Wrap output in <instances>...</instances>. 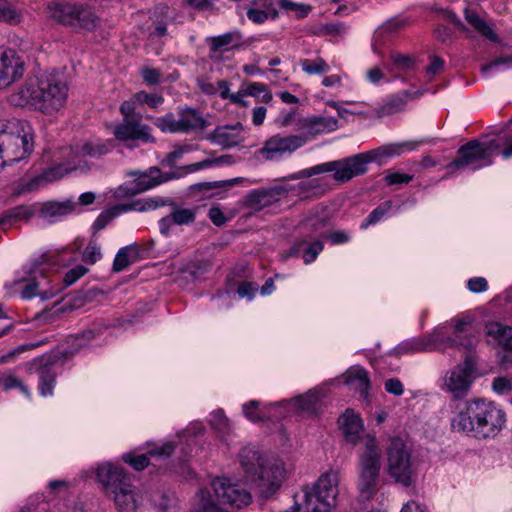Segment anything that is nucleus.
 <instances>
[{
    "label": "nucleus",
    "instance_id": "f257e3e1",
    "mask_svg": "<svg viewBox=\"0 0 512 512\" xmlns=\"http://www.w3.org/2000/svg\"><path fill=\"white\" fill-rule=\"evenodd\" d=\"M421 144L422 141H403L382 145L367 152L358 153L341 160L325 162L306 168L292 175L291 178L299 179L321 173L334 172L333 178L336 181L347 182L356 176L365 174L368 170L369 163L376 162L382 165L385 159L400 156L405 152L414 151Z\"/></svg>",
    "mask_w": 512,
    "mask_h": 512
},
{
    "label": "nucleus",
    "instance_id": "f03ea898",
    "mask_svg": "<svg viewBox=\"0 0 512 512\" xmlns=\"http://www.w3.org/2000/svg\"><path fill=\"white\" fill-rule=\"evenodd\" d=\"M506 422L505 412L494 402L478 398L455 406L450 419L453 432L478 440L496 437Z\"/></svg>",
    "mask_w": 512,
    "mask_h": 512
},
{
    "label": "nucleus",
    "instance_id": "7ed1b4c3",
    "mask_svg": "<svg viewBox=\"0 0 512 512\" xmlns=\"http://www.w3.org/2000/svg\"><path fill=\"white\" fill-rule=\"evenodd\" d=\"M68 86L64 77L56 72L29 77L10 101L19 107L39 110L44 114L59 111L66 103Z\"/></svg>",
    "mask_w": 512,
    "mask_h": 512
},
{
    "label": "nucleus",
    "instance_id": "20e7f679",
    "mask_svg": "<svg viewBox=\"0 0 512 512\" xmlns=\"http://www.w3.org/2000/svg\"><path fill=\"white\" fill-rule=\"evenodd\" d=\"M239 462L246 480L257 486L263 498L280 489L285 474L281 461L266 459L254 446H245L239 452Z\"/></svg>",
    "mask_w": 512,
    "mask_h": 512
},
{
    "label": "nucleus",
    "instance_id": "39448f33",
    "mask_svg": "<svg viewBox=\"0 0 512 512\" xmlns=\"http://www.w3.org/2000/svg\"><path fill=\"white\" fill-rule=\"evenodd\" d=\"M96 481L104 495L114 502L117 512H136L141 505L136 487L121 467L110 462L100 464L96 469Z\"/></svg>",
    "mask_w": 512,
    "mask_h": 512
},
{
    "label": "nucleus",
    "instance_id": "423d86ee",
    "mask_svg": "<svg viewBox=\"0 0 512 512\" xmlns=\"http://www.w3.org/2000/svg\"><path fill=\"white\" fill-rule=\"evenodd\" d=\"M178 437V442L168 441L154 446L146 454L124 453L122 459L133 469L141 471L151 464V460H166L173 453H179L178 463L173 465L172 470L181 476L190 477L192 471L189 466L188 457L192 451V445L195 444V437H186V432L179 434Z\"/></svg>",
    "mask_w": 512,
    "mask_h": 512
},
{
    "label": "nucleus",
    "instance_id": "0eeeda50",
    "mask_svg": "<svg viewBox=\"0 0 512 512\" xmlns=\"http://www.w3.org/2000/svg\"><path fill=\"white\" fill-rule=\"evenodd\" d=\"M31 127L19 120H0V167L27 158L33 151Z\"/></svg>",
    "mask_w": 512,
    "mask_h": 512
},
{
    "label": "nucleus",
    "instance_id": "6e6552de",
    "mask_svg": "<svg viewBox=\"0 0 512 512\" xmlns=\"http://www.w3.org/2000/svg\"><path fill=\"white\" fill-rule=\"evenodd\" d=\"M48 258L46 255H40L31 258L22 267V276H19L15 283L23 284L21 298L30 300L34 297H40L41 300H48L56 296L61 288L53 285V280L45 274Z\"/></svg>",
    "mask_w": 512,
    "mask_h": 512
},
{
    "label": "nucleus",
    "instance_id": "1a4fd4ad",
    "mask_svg": "<svg viewBox=\"0 0 512 512\" xmlns=\"http://www.w3.org/2000/svg\"><path fill=\"white\" fill-rule=\"evenodd\" d=\"M365 450L360 455L358 491L363 500L373 498L379 489L381 453L374 436L365 437Z\"/></svg>",
    "mask_w": 512,
    "mask_h": 512
},
{
    "label": "nucleus",
    "instance_id": "9d476101",
    "mask_svg": "<svg viewBox=\"0 0 512 512\" xmlns=\"http://www.w3.org/2000/svg\"><path fill=\"white\" fill-rule=\"evenodd\" d=\"M339 476L336 471L322 474L312 489H303L304 512H331L339 494Z\"/></svg>",
    "mask_w": 512,
    "mask_h": 512
},
{
    "label": "nucleus",
    "instance_id": "9b49d317",
    "mask_svg": "<svg viewBox=\"0 0 512 512\" xmlns=\"http://www.w3.org/2000/svg\"><path fill=\"white\" fill-rule=\"evenodd\" d=\"M387 454L388 472L391 478L403 487L414 486L417 479V464L412 460L403 440L392 439Z\"/></svg>",
    "mask_w": 512,
    "mask_h": 512
},
{
    "label": "nucleus",
    "instance_id": "f8f14e48",
    "mask_svg": "<svg viewBox=\"0 0 512 512\" xmlns=\"http://www.w3.org/2000/svg\"><path fill=\"white\" fill-rule=\"evenodd\" d=\"M47 16L62 25L87 30L94 29L99 21L91 8L67 2L48 4Z\"/></svg>",
    "mask_w": 512,
    "mask_h": 512
},
{
    "label": "nucleus",
    "instance_id": "ddd939ff",
    "mask_svg": "<svg viewBox=\"0 0 512 512\" xmlns=\"http://www.w3.org/2000/svg\"><path fill=\"white\" fill-rule=\"evenodd\" d=\"M476 370L473 358L467 356L463 362L446 372L443 390L451 394L453 400L465 398L476 378Z\"/></svg>",
    "mask_w": 512,
    "mask_h": 512
},
{
    "label": "nucleus",
    "instance_id": "4468645a",
    "mask_svg": "<svg viewBox=\"0 0 512 512\" xmlns=\"http://www.w3.org/2000/svg\"><path fill=\"white\" fill-rule=\"evenodd\" d=\"M126 176L133 177L134 180L127 181L117 188L118 197H131L144 193L173 178V174H163L157 167H150L146 171L130 170L126 172Z\"/></svg>",
    "mask_w": 512,
    "mask_h": 512
},
{
    "label": "nucleus",
    "instance_id": "2eb2a0df",
    "mask_svg": "<svg viewBox=\"0 0 512 512\" xmlns=\"http://www.w3.org/2000/svg\"><path fill=\"white\" fill-rule=\"evenodd\" d=\"M492 163L493 160L488 159L485 150L480 147V141L473 139L459 147L457 158L446 165L447 173L444 178L452 177L456 171L466 169L476 171Z\"/></svg>",
    "mask_w": 512,
    "mask_h": 512
},
{
    "label": "nucleus",
    "instance_id": "dca6fc26",
    "mask_svg": "<svg viewBox=\"0 0 512 512\" xmlns=\"http://www.w3.org/2000/svg\"><path fill=\"white\" fill-rule=\"evenodd\" d=\"M211 486L219 504L240 509L252 501L250 492L229 478L217 477L212 480Z\"/></svg>",
    "mask_w": 512,
    "mask_h": 512
},
{
    "label": "nucleus",
    "instance_id": "f3484780",
    "mask_svg": "<svg viewBox=\"0 0 512 512\" xmlns=\"http://www.w3.org/2000/svg\"><path fill=\"white\" fill-rule=\"evenodd\" d=\"M305 143L306 138L302 135L281 136L277 134L264 142L263 147L259 150V154L267 161H279L291 155Z\"/></svg>",
    "mask_w": 512,
    "mask_h": 512
},
{
    "label": "nucleus",
    "instance_id": "a211bd4d",
    "mask_svg": "<svg viewBox=\"0 0 512 512\" xmlns=\"http://www.w3.org/2000/svg\"><path fill=\"white\" fill-rule=\"evenodd\" d=\"M291 190L289 185H275L269 188L254 189L248 193L245 205L255 211H260L285 197Z\"/></svg>",
    "mask_w": 512,
    "mask_h": 512
},
{
    "label": "nucleus",
    "instance_id": "6ab92c4d",
    "mask_svg": "<svg viewBox=\"0 0 512 512\" xmlns=\"http://www.w3.org/2000/svg\"><path fill=\"white\" fill-rule=\"evenodd\" d=\"M24 74V62L13 49H0V87H6Z\"/></svg>",
    "mask_w": 512,
    "mask_h": 512
},
{
    "label": "nucleus",
    "instance_id": "aec40b11",
    "mask_svg": "<svg viewBox=\"0 0 512 512\" xmlns=\"http://www.w3.org/2000/svg\"><path fill=\"white\" fill-rule=\"evenodd\" d=\"M113 134L121 142L139 140L144 143H155L156 141L151 134V128L137 119H123L114 127Z\"/></svg>",
    "mask_w": 512,
    "mask_h": 512
},
{
    "label": "nucleus",
    "instance_id": "412c9836",
    "mask_svg": "<svg viewBox=\"0 0 512 512\" xmlns=\"http://www.w3.org/2000/svg\"><path fill=\"white\" fill-rule=\"evenodd\" d=\"M30 370H35L39 377L38 390L41 396L47 397L53 394L56 384L57 367L50 357L36 358L31 363Z\"/></svg>",
    "mask_w": 512,
    "mask_h": 512
},
{
    "label": "nucleus",
    "instance_id": "4be33fe9",
    "mask_svg": "<svg viewBox=\"0 0 512 512\" xmlns=\"http://www.w3.org/2000/svg\"><path fill=\"white\" fill-rule=\"evenodd\" d=\"M170 213L158 221L160 233L169 237L173 227L192 224L196 219V209L182 208L174 202L170 203Z\"/></svg>",
    "mask_w": 512,
    "mask_h": 512
},
{
    "label": "nucleus",
    "instance_id": "5701e85b",
    "mask_svg": "<svg viewBox=\"0 0 512 512\" xmlns=\"http://www.w3.org/2000/svg\"><path fill=\"white\" fill-rule=\"evenodd\" d=\"M486 332L505 351L501 362L512 363V328L499 322H490L486 325Z\"/></svg>",
    "mask_w": 512,
    "mask_h": 512
},
{
    "label": "nucleus",
    "instance_id": "b1692460",
    "mask_svg": "<svg viewBox=\"0 0 512 512\" xmlns=\"http://www.w3.org/2000/svg\"><path fill=\"white\" fill-rule=\"evenodd\" d=\"M177 115L181 133L203 130L208 126V121L194 108L178 107Z\"/></svg>",
    "mask_w": 512,
    "mask_h": 512
},
{
    "label": "nucleus",
    "instance_id": "393cba45",
    "mask_svg": "<svg viewBox=\"0 0 512 512\" xmlns=\"http://www.w3.org/2000/svg\"><path fill=\"white\" fill-rule=\"evenodd\" d=\"M342 433L347 442L356 444L360 440L363 431V423L353 410L347 409L339 418Z\"/></svg>",
    "mask_w": 512,
    "mask_h": 512
},
{
    "label": "nucleus",
    "instance_id": "a878e982",
    "mask_svg": "<svg viewBox=\"0 0 512 512\" xmlns=\"http://www.w3.org/2000/svg\"><path fill=\"white\" fill-rule=\"evenodd\" d=\"M434 336L414 337L406 339L399 343L391 354L401 356L404 354H414L433 351Z\"/></svg>",
    "mask_w": 512,
    "mask_h": 512
},
{
    "label": "nucleus",
    "instance_id": "bb28decb",
    "mask_svg": "<svg viewBox=\"0 0 512 512\" xmlns=\"http://www.w3.org/2000/svg\"><path fill=\"white\" fill-rule=\"evenodd\" d=\"M409 95L408 91H401L391 95L382 105L374 109L375 114L377 117L382 118L403 111L407 105Z\"/></svg>",
    "mask_w": 512,
    "mask_h": 512
},
{
    "label": "nucleus",
    "instance_id": "cd10ccee",
    "mask_svg": "<svg viewBox=\"0 0 512 512\" xmlns=\"http://www.w3.org/2000/svg\"><path fill=\"white\" fill-rule=\"evenodd\" d=\"M242 34L239 30L230 31L222 35L213 36L207 39L212 52L229 50L241 45Z\"/></svg>",
    "mask_w": 512,
    "mask_h": 512
},
{
    "label": "nucleus",
    "instance_id": "c85d7f7f",
    "mask_svg": "<svg viewBox=\"0 0 512 512\" xmlns=\"http://www.w3.org/2000/svg\"><path fill=\"white\" fill-rule=\"evenodd\" d=\"M325 397V393L321 389H311L304 395H300L293 399L294 405L301 411L310 414H316L320 408V402Z\"/></svg>",
    "mask_w": 512,
    "mask_h": 512
},
{
    "label": "nucleus",
    "instance_id": "c756f323",
    "mask_svg": "<svg viewBox=\"0 0 512 512\" xmlns=\"http://www.w3.org/2000/svg\"><path fill=\"white\" fill-rule=\"evenodd\" d=\"M76 206L77 203L71 199L62 202H47L41 207L39 214L43 219L53 221L57 217L73 212Z\"/></svg>",
    "mask_w": 512,
    "mask_h": 512
},
{
    "label": "nucleus",
    "instance_id": "7c9ffc66",
    "mask_svg": "<svg viewBox=\"0 0 512 512\" xmlns=\"http://www.w3.org/2000/svg\"><path fill=\"white\" fill-rule=\"evenodd\" d=\"M465 20L477 31L480 35L487 38L492 42H499L498 35L493 31L492 27L481 18L476 11L465 8L464 10Z\"/></svg>",
    "mask_w": 512,
    "mask_h": 512
},
{
    "label": "nucleus",
    "instance_id": "2f4dec72",
    "mask_svg": "<svg viewBox=\"0 0 512 512\" xmlns=\"http://www.w3.org/2000/svg\"><path fill=\"white\" fill-rule=\"evenodd\" d=\"M32 215L33 210L25 205L8 209L0 216V230H6L18 221L28 220Z\"/></svg>",
    "mask_w": 512,
    "mask_h": 512
},
{
    "label": "nucleus",
    "instance_id": "473e14b6",
    "mask_svg": "<svg viewBox=\"0 0 512 512\" xmlns=\"http://www.w3.org/2000/svg\"><path fill=\"white\" fill-rule=\"evenodd\" d=\"M211 140L224 148L237 146L243 141L239 133L234 132L233 128L227 126L217 127L212 133Z\"/></svg>",
    "mask_w": 512,
    "mask_h": 512
},
{
    "label": "nucleus",
    "instance_id": "72a5a7b5",
    "mask_svg": "<svg viewBox=\"0 0 512 512\" xmlns=\"http://www.w3.org/2000/svg\"><path fill=\"white\" fill-rule=\"evenodd\" d=\"M172 201L169 199H163L160 197H152L144 200H135L131 203L122 204V211H138L144 212L149 210H154L158 207H163L166 205L170 206Z\"/></svg>",
    "mask_w": 512,
    "mask_h": 512
},
{
    "label": "nucleus",
    "instance_id": "f704fd0d",
    "mask_svg": "<svg viewBox=\"0 0 512 512\" xmlns=\"http://www.w3.org/2000/svg\"><path fill=\"white\" fill-rule=\"evenodd\" d=\"M209 423L217 432L222 441L227 442L231 436L232 428L229 419L223 410L218 409L210 414Z\"/></svg>",
    "mask_w": 512,
    "mask_h": 512
},
{
    "label": "nucleus",
    "instance_id": "c9c22d12",
    "mask_svg": "<svg viewBox=\"0 0 512 512\" xmlns=\"http://www.w3.org/2000/svg\"><path fill=\"white\" fill-rule=\"evenodd\" d=\"M348 383L355 385V389L366 398L370 388L368 372L362 367L353 368L348 375Z\"/></svg>",
    "mask_w": 512,
    "mask_h": 512
},
{
    "label": "nucleus",
    "instance_id": "e433bc0d",
    "mask_svg": "<svg viewBox=\"0 0 512 512\" xmlns=\"http://www.w3.org/2000/svg\"><path fill=\"white\" fill-rule=\"evenodd\" d=\"M0 387L4 391H9L12 389H19V391L27 398L31 399V391L24 384V382L18 378L13 372L5 371L0 373Z\"/></svg>",
    "mask_w": 512,
    "mask_h": 512
},
{
    "label": "nucleus",
    "instance_id": "4c0bfd02",
    "mask_svg": "<svg viewBox=\"0 0 512 512\" xmlns=\"http://www.w3.org/2000/svg\"><path fill=\"white\" fill-rule=\"evenodd\" d=\"M137 254L138 247L136 245H129L119 249L114 258L113 271L120 272L126 269L137 257Z\"/></svg>",
    "mask_w": 512,
    "mask_h": 512
},
{
    "label": "nucleus",
    "instance_id": "58836bf2",
    "mask_svg": "<svg viewBox=\"0 0 512 512\" xmlns=\"http://www.w3.org/2000/svg\"><path fill=\"white\" fill-rule=\"evenodd\" d=\"M153 124L163 133H181L178 115L168 112L165 115L154 119Z\"/></svg>",
    "mask_w": 512,
    "mask_h": 512
},
{
    "label": "nucleus",
    "instance_id": "ea45409f",
    "mask_svg": "<svg viewBox=\"0 0 512 512\" xmlns=\"http://www.w3.org/2000/svg\"><path fill=\"white\" fill-rule=\"evenodd\" d=\"M393 203L391 200L385 201L372 210L369 215L362 221L360 228L366 229L370 225H375L381 221L385 215L391 210Z\"/></svg>",
    "mask_w": 512,
    "mask_h": 512
},
{
    "label": "nucleus",
    "instance_id": "a19ab883",
    "mask_svg": "<svg viewBox=\"0 0 512 512\" xmlns=\"http://www.w3.org/2000/svg\"><path fill=\"white\" fill-rule=\"evenodd\" d=\"M302 70L308 75H321L329 72L330 66L326 63V61L318 57L314 60L304 59L300 62Z\"/></svg>",
    "mask_w": 512,
    "mask_h": 512
},
{
    "label": "nucleus",
    "instance_id": "79ce46f5",
    "mask_svg": "<svg viewBox=\"0 0 512 512\" xmlns=\"http://www.w3.org/2000/svg\"><path fill=\"white\" fill-rule=\"evenodd\" d=\"M21 20L19 10L8 0H0V21L17 24Z\"/></svg>",
    "mask_w": 512,
    "mask_h": 512
},
{
    "label": "nucleus",
    "instance_id": "37998d69",
    "mask_svg": "<svg viewBox=\"0 0 512 512\" xmlns=\"http://www.w3.org/2000/svg\"><path fill=\"white\" fill-rule=\"evenodd\" d=\"M390 59L392 61V65L389 67V70L391 71L397 70L400 72H408L415 67V60L409 55L393 52L390 55Z\"/></svg>",
    "mask_w": 512,
    "mask_h": 512
},
{
    "label": "nucleus",
    "instance_id": "c03bdc74",
    "mask_svg": "<svg viewBox=\"0 0 512 512\" xmlns=\"http://www.w3.org/2000/svg\"><path fill=\"white\" fill-rule=\"evenodd\" d=\"M122 204L123 203L117 204L111 209L101 213L94 221L93 229L95 231H100L104 229L113 218L119 216L122 213H126L127 211H122Z\"/></svg>",
    "mask_w": 512,
    "mask_h": 512
},
{
    "label": "nucleus",
    "instance_id": "a18cd8bd",
    "mask_svg": "<svg viewBox=\"0 0 512 512\" xmlns=\"http://www.w3.org/2000/svg\"><path fill=\"white\" fill-rule=\"evenodd\" d=\"M260 402L257 400H250L242 405L244 416L251 422L257 423L265 419V415L259 408Z\"/></svg>",
    "mask_w": 512,
    "mask_h": 512
},
{
    "label": "nucleus",
    "instance_id": "49530a36",
    "mask_svg": "<svg viewBox=\"0 0 512 512\" xmlns=\"http://www.w3.org/2000/svg\"><path fill=\"white\" fill-rule=\"evenodd\" d=\"M134 100L140 104H147L150 108H158L164 103V97L157 93L137 92L133 95Z\"/></svg>",
    "mask_w": 512,
    "mask_h": 512
},
{
    "label": "nucleus",
    "instance_id": "de8ad7c7",
    "mask_svg": "<svg viewBox=\"0 0 512 512\" xmlns=\"http://www.w3.org/2000/svg\"><path fill=\"white\" fill-rule=\"evenodd\" d=\"M512 68V54L501 55L498 58L490 61L489 63L482 66L481 70L484 74H487L494 70H506Z\"/></svg>",
    "mask_w": 512,
    "mask_h": 512
},
{
    "label": "nucleus",
    "instance_id": "09e8293b",
    "mask_svg": "<svg viewBox=\"0 0 512 512\" xmlns=\"http://www.w3.org/2000/svg\"><path fill=\"white\" fill-rule=\"evenodd\" d=\"M324 245L320 240L313 241L311 243L307 242V245L304 246V250L302 253V259L305 264H310L314 262L320 252L323 250Z\"/></svg>",
    "mask_w": 512,
    "mask_h": 512
},
{
    "label": "nucleus",
    "instance_id": "8fccbe9b",
    "mask_svg": "<svg viewBox=\"0 0 512 512\" xmlns=\"http://www.w3.org/2000/svg\"><path fill=\"white\" fill-rule=\"evenodd\" d=\"M311 124L317 127L318 132H332L339 128V122L335 117H315Z\"/></svg>",
    "mask_w": 512,
    "mask_h": 512
},
{
    "label": "nucleus",
    "instance_id": "3c124183",
    "mask_svg": "<svg viewBox=\"0 0 512 512\" xmlns=\"http://www.w3.org/2000/svg\"><path fill=\"white\" fill-rule=\"evenodd\" d=\"M102 257L101 248L95 240H90L89 244L85 248L82 260L86 264H94Z\"/></svg>",
    "mask_w": 512,
    "mask_h": 512
},
{
    "label": "nucleus",
    "instance_id": "603ef678",
    "mask_svg": "<svg viewBox=\"0 0 512 512\" xmlns=\"http://www.w3.org/2000/svg\"><path fill=\"white\" fill-rule=\"evenodd\" d=\"M393 39V36L391 34H388V32L382 31V26L378 27L377 30L374 33L373 37V51L381 55L382 54V48L385 47L391 40Z\"/></svg>",
    "mask_w": 512,
    "mask_h": 512
},
{
    "label": "nucleus",
    "instance_id": "864d4df0",
    "mask_svg": "<svg viewBox=\"0 0 512 512\" xmlns=\"http://www.w3.org/2000/svg\"><path fill=\"white\" fill-rule=\"evenodd\" d=\"M269 16H271L272 19H276L278 17V12L274 9H272L270 12L255 8H249L247 10L248 19L256 24L264 23L269 18Z\"/></svg>",
    "mask_w": 512,
    "mask_h": 512
},
{
    "label": "nucleus",
    "instance_id": "5fc2aeb1",
    "mask_svg": "<svg viewBox=\"0 0 512 512\" xmlns=\"http://www.w3.org/2000/svg\"><path fill=\"white\" fill-rule=\"evenodd\" d=\"M199 496L201 497L203 503L197 512H226L219 508L211 499L210 492L208 490L200 489Z\"/></svg>",
    "mask_w": 512,
    "mask_h": 512
},
{
    "label": "nucleus",
    "instance_id": "6e6d98bb",
    "mask_svg": "<svg viewBox=\"0 0 512 512\" xmlns=\"http://www.w3.org/2000/svg\"><path fill=\"white\" fill-rule=\"evenodd\" d=\"M492 389L499 395H508L512 392V380L504 376L496 377L492 381Z\"/></svg>",
    "mask_w": 512,
    "mask_h": 512
},
{
    "label": "nucleus",
    "instance_id": "4d7b16f0",
    "mask_svg": "<svg viewBox=\"0 0 512 512\" xmlns=\"http://www.w3.org/2000/svg\"><path fill=\"white\" fill-rule=\"evenodd\" d=\"M109 146L107 144L99 143L92 144L86 143L82 147V152L84 155H88L93 158H98L102 155H105L109 152Z\"/></svg>",
    "mask_w": 512,
    "mask_h": 512
},
{
    "label": "nucleus",
    "instance_id": "13d9d810",
    "mask_svg": "<svg viewBox=\"0 0 512 512\" xmlns=\"http://www.w3.org/2000/svg\"><path fill=\"white\" fill-rule=\"evenodd\" d=\"M445 61L439 56H430V64L426 67V76L431 81L435 75L441 73L444 70Z\"/></svg>",
    "mask_w": 512,
    "mask_h": 512
},
{
    "label": "nucleus",
    "instance_id": "bf43d9fd",
    "mask_svg": "<svg viewBox=\"0 0 512 512\" xmlns=\"http://www.w3.org/2000/svg\"><path fill=\"white\" fill-rule=\"evenodd\" d=\"M381 26L382 31L388 32V34H391L394 38L396 34L406 26V21L404 19L394 17L383 23Z\"/></svg>",
    "mask_w": 512,
    "mask_h": 512
},
{
    "label": "nucleus",
    "instance_id": "052dcab7",
    "mask_svg": "<svg viewBox=\"0 0 512 512\" xmlns=\"http://www.w3.org/2000/svg\"><path fill=\"white\" fill-rule=\"evenodd\" d=\"M414 176L411 174L401 173V172H388L385 176V181L387 185H397V184H408L413 180Z\"/></svg>",
    "mask_w": 512,
    "mask_h": 512
},
{
    "label": "nucleus",
    "instance_id": "680f3d73",
    "mask_svg": "<svg viewBox=\"0 0 512 512\" xmlns=\"http://www.w3.org/2000/svg\"><path fill=\"white\" fill-rule=\"evenodd\" d=\"M192 146L191 145H181L175 147L173 151L167 154L166 156V164L168 166H173L178 160H180L184 154L191 152Z\"/></svg>",
    "mask_w": 512,
    "mask_h": 512
},
{
    "label": "nucleus",
    "instance_id": "e2e57ef3",
    "mask_svg": "<svg viewBox=\"0 0 512 512\" xmlns=\"http://www.w3.org/2000/svg\"><path fill=\"white\" fill-rule=\"evenodd\" d=\"M140 74L143 81L148 85H157L161 81V73L158 69L143 67Z\"/></svg>",
    "mask_w": 512,
    "mask_h": 512
},
{
    "label": "nucleus",
    "instance_id": "0e129e2a",
    "mask_svg": "<svg viewBox=\"0 0 512 512\" xmlns=\"http://www.w3.org/2000/svg\"><path fill=\"white\" fill-rule=\"evenodd\" d=\"M87 271L88 269L83 265H78L67 271L65 277L63 278L65 286H70L74 284L78 279L84 276L87 273Z\"/></svg>",
    "mask_w": 512,
    "mask_h": 512
},
{
    "label": "nucleus",
    "instance_id": "69168bd1",
    "mask_svg": "<svg viewBox=\"0 0 512 512\" xmlns=\"http://www.w3.org/2000/svg\"><path fill=\"white\" fill-rule=\"evenodd\" d=\"M234 180L227 181H214V182H200L193 185L191 188L198 191H209L213 189H218L222 187H231L233 185Z\"/></svg>",
    "mask_w": 512,
    "mask_h": 512
},
{
    "label": "nucleus",
    "instance_id": "338daca9",
    "mask_svg": "<svg viewBox=\"0 0 512 512\" xmlns=\"http://www.w3.org/2000/svg\"><path fill=\"white\" fill-rule=\"evenodd\" d=\"M322 30L328 35L340 36L347 33L348 26L343 22H332L325 24Z\"/></svg>",
    "mask_w": 512,
    "mask_h": 512
},
{
    "label": "nucleus",
    "instance_id": "774afa93",
    "mask_svg": "<svg viewBox=\"0 0 512 512\" xmlns=\"http://www.w3.org/2000/svg\"><path fill=\"white\" fill-rule=\"evenodd\" d=\"M467 288L472 293H481L487 290L488 282L484 277H473L468 280Z\"/></svg>",
    "mask_w": 512,
    "mask_h": 512
}]
</instances>
